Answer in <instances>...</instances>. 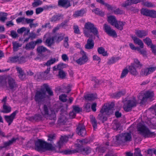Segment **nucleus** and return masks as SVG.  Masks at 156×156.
Listing matches in <instances>:
<instances>
[{"instance_id":"cd10ccee","label":"nucleus","mask_w":156,"mask_h":156,"mask_svg":"<svg viewBox=\"0 0 156 156\" xmlns=\"http://www.w3.org/2000/svg\"><path fill=\"white\" fill-rule=\"evenodd\" d=\"M136 68L141 69L143 66V64L140 63V62L138 60L137 58H135L134 59V62L133 63L131 64Z\"/></svg>"},{"instance_id":"774afa93","label":"nucleus","mask_w":156,"mask_h":156,"mask_svg":"<svg viewBox=\"0 0 156 156\" xmlns=\"http://www.w3.org/2000/svg\"><path fill=\"white\" fill-rule=\"evenodd\" d=\"M152 52L156 56V45H152L151 47Z\"/></svg>"},{"instance_id":"37998d69","label":"nucleus","mask_w":156,"mask_h":156,"mask_svg":"<svg viewBox=\"0 0 156 156\" xmlns=\"http://www.w3.org/2000/svg\"><path fill=\"white\" fill-rule=\"evenodd\" d=\"M120 124L118 122H114L112 126V129L115 130L117 131L121 129Z\"/></svg>"},{"instance_id":"680f3d73","label":"nucleus","mask_w":156,"mask_h":156,"mask_svg":"<svg viewBox=\"0 0 156 156\" xmlns=\"http://www.w3.org/2000/svg\"><path fill=\"white\" fill-rule=\"evenodd\" d=\"M68 37L67 36L65 37L63 45L66 48H69V44L68 42Z\"/></svg>"},{"instance_id":"7ed1b4c3","label":"nucleus","mask_w":156,"mask_h":156,"mask_svg":"<svg viewBox=\"0 0 156 156\" xmlns=\"http://www.w3.org/2000/svg\"><path fill=\"white\" fill-rule=\"evenodd\" d=\"M36 151H39L44 150L46 151L55 150V147L52 144L41 139L35 141V148Z\"/></svg>"},{"instance_id":"412c9836","label":"nucleus","mask_w":156,"mask_h":156,"mask_svg":"<svg viewBox=\"0 0 156 156\" xmlns=\"http://www.w3.org/2000/svg\"><path fill=\"white\" fill-rule=\"evenodd\" d=\"M126 91L125 90H121L113 93L111 95L112 98L114 99H118L120 97L125 94Z\"/></svg>"},{"instance_id":"f3484780","label":"nucleus","mask_w":156,"mask_h":156,"mask_svg":"<svg viewBox=\"0 0 156 156\" xmlns=\"http://www.w3.org/2000/svg\"><path fill=\"white\" fill-rule=\"evenodd\" d=\"M141 14L151 18H156V11L155 10H141Z\"/></svg>"},{"instance_id":"09e8293b","label":"nucleus","mask_w":156,"mask_h":156,"mask_svg":"<svg viewBox=\"0 0 156 156\" xmlns=\"http://www.w3.org/2000/svg\"><path fill=\"white\" fill-rule=\"evenodd\" d=\"M92 12L101 17H103L105 15V12L102 10H92Z\"/></svg>"},{"instance_id":"bb28decb","label":"nucleus","mask_w":156,"mask_h":156,"mask_svg":"<svg viewBox=\"0 0 156 156\" xmlns=\"http://www.w3.org/2000/svg\"><path fill=\"white\" fill-rule=\"evenodd\" d=\"M43 117L40 114L36 113L33 116L29 117V120L30 121L35 120L36 121H39L42 120Z\"/></svg>"},{"instance_id":"a211bd4d","label":"nucleus","mask_w":156,"mask_h":156,"mask_svg":"<svg viewBox=\"0 0 156 156\" xmlns=\"http://www.w3.org/2000/svg\"><path fill=\"white\" fill-rule=\"evenodd\" d=\"M131 132H125L121 133L122 143L131 141L132 140Z\"/></svg>"},{"instance_id":"39448f33","label":"nucleus","mask_w":156,"mask_h":156,"mask_svg":"<svg viewBox=\"0 0 156 156\" xmlns=\"http://www.w3.org/2000/svg\"><path fill=\"white\" fill-rule=\"evenodd\" d=\"M107 21L111 25L121 31L123 30V26L126 23L124 21L117 20L115 16L113 15L108 16Z\"/></svg>"},{"instance_id":"c9c22d12","label":"nucleus","mask_w":156,"mask_h":156,"mask_svg":"<svg viewBox=\"0 0 156 156\" xmlns=\"http://www.w3.org/2000/svg\"><path fill=\"white\" fill-rule=\"evenodd\" d=\"M98 51L99 54H101L104 56L108 55L107 51H105V48L103 47H101L98 48Z\"/></svg>"},{"instance_id":"72a5a7b5","label":"nucleus","mask_w":156,"mask_h":156,"mask_svg":"<svg viewBox=\"0 0 156 156\" xmlns=\"http://www.w3.org/2000/svg\"><path fill=\"white\" fill-rule=\"evenodd\" d=\"M85 12V10H77L75 12L73 16L76 18L79 16H83Z\"/></svg>"},{"instance_id":"58836bf2","label":"nucleus","mask_w":156,"mask_h":156,"mask_svg":"<svg viewBox=\"0 0 156 156\" xmlns=\"http://www.w3.org/2000/svg\"><path fill=\"white\" fill-rule=\"evenodd\" d=\"M63 15L61 14L54 15L51 18V22L56 21L60 20L62 18Z\"/></svg>"},{"instance_id":"603ef678","label":"nucleus","mask_w":156,"mask_h":156,"mask_svg":"<svg viewBox=\"0 0 156 156\" xmlns=\"http://www.w3.org/2000/svg\"><path fill=\"white\" fill-rule=\"evenodd\" d=\"M34 144H35V141L30 140L26 144V147L29 148H31L33 147Z\"/></svg>"},{"instance_id":"f704fd0d","label":"nucleus","mask_w":156,"mask_h":156,"mask_svg":"<svg viewBox=\"0 0 156 156\" xmlns=\"http://www.w3.org/2000/svg\"><path fill=\"white\" fill-rule=\"evenodd\" d=\"M120 59L119 57H112L107 62V64L108 65L112 64L115 63L117 61H118Z\"/></svg>"},{"instance_id":"c85d7f7f","label":"nucleus","mask_w":156,"mask_h":156,"mask_svg":"<svg viewBox=\"0 0 156 156\" xmlns=\"http://www.w3.org/2000/svg\"><path fill=\"white\" fill-rule=\"evenodd\" d=\"M129 71L131 74L136 76L138 73L135 67L131 64V65L129 66Z\"/></svg>"},{"instance_id":"f8f14e48","label":"nucleus","mask_w":156,"mask_h":156,"mask_svg":"<svg viewBox=\"0 0 156 156\" xmlns=\"http://www.w3.org/2000/svg\"><path fill=\"white\" fill-rule=\"evenodd\" d=\"M80 53L82 55V56L76 60V62L78 65L81 66L86 63L88 58L86 55V53L83 50L81 51Z\"/></svg>"},{"instance_id":"4c0bfd02","label":"nucleus","mask_w":156,"mask_h":156,"mask_svg":"<svg viewBox=\"0 0 156 156\" xmlns=\"http://www.w3.org/2000/svg\"><path fill=\"white\" fill-rule=\"evenodd\" d=\"M143 41L144 43L146 44L148 46H149L151 48V46L153 44L152 43V41L151 39L149 37H147L143 39Z\"/></svg>"},{"instance_id":"9d476101","label":"nucleus","mask_w":156,"mask_h":156,"mask_svg":"<svg viewBox=\"0 0 156 156\" xmlns=\"http://www.w3.org/2000/svg\"><path fill=\"white\" fill-rule=\"evenodd\" d=\"M104 30L105 32L109 36L113 38H116L117 37V34L115 30L112 29L111 27L106 24H105L104 25Z\"/></svg>"},{"instance_id":"ea45409f","label":"nucleus","mask_w":156,"mask_h":156,"mask_svg":"<svg viewBox=\"0 0 156 156\" xmlns=\"http://www.w3.org/2000/svg\"><path fill=\"white\" fill-rule=\"evenodd\" d=\"M90 121L94 129L97 128L98 124L97 121L94 117L93 116L90 118Z\"/></svg>"},{"instance_id":"0eeeda50","label":"nucleus","mask_w":156,"mask_h":156,"mask_svg":"<svg viewBox=\"0 0 156 156\" xmlns=\"http://www.w3.org/2000/svg\"><path fill=\"white\" fill-rule=\"evenodd\" d=\"M137 103L135 98L133 100H128L123 106L124 110L126 112H129L132 111L133 108L136 106Z\"/></svg>"},{"instance_id":"423d86ee","label":"nucleus","mask_w":156,"mask_h":156,"mask_svg":"<svg viewBox=\"0 0 156 156\" xmlns=\"http://www.w3.org/2000/svg\"><path fill=\"white\" fill-rule=\"evenodd\" d=\"M76 152L82 154L84 155H87L90 154L92 151V149L89 146H84L82 144H79L76 145Z\"/></svg>"},{"instance_id":"a19ab883","label":"nucleus","mask_w":156,"mask_h":156,"mask_svg":"<svg viewBox=\"0 0 156 156\" xmlns=\"http://www.w3.org/2000/svg\"><path fill=\"white\" fill-rule=\"evenodd\" d=\"M48 115V118L50 120H55L56 119V114L54 110H51V113Z\"/></svg>"},{"instance_id":"79ce46f5","label":"nucleus","mask_w":156,"mask_h":156,"mask_svg":"<svg viewBox=\"0 0 156 156\" xmlns=\"http://www.w3.org/2000/svg\"><path fill=\"white\" fill-rule=\"evenodd\" d=\"M73 110L76 113H78L82 111V108H80L78 105H74L73 106Z\"/></svg>"},{"instance_id":"20e7f679","label":"nucleus","mask_w":156,"mask_h":156,"mask_svg":"<svg viewBox=\"0 0 156 156\" xmlns=\"http://www.w3.org/2000/svg\"><path fill=\"white\" fill-rule=\"evenodd\" d=\"M137 129L139 133L145 138L154 137L156 136V134L154 132L151 131L145 124L141 122L137 124Z\"/></svg>"},{"instance_id":"a878e982","label":"nucleus","mask_w":156,"mask_h":156,"mask_svg":"<svg viewBox=\"0 0 156 156\" xmlns=\"http://www.w3.org/2000/svg\"><path fill=\"white\" fill-rule=\"evenodd\" d=\"M53 151H54V152L62 153L63 154L65 155L71 154H72L76 153V148L74 150H71L68 149L61 151H57L56 148H55V150H54Z\"/></svg>"},{"instance_id":"b1692460","label":"nucleus","mask_w":156,"mask_h":156,"mask_svg":"<svg viewBox=\"0 0 156 156\" xmlns=\"http://www.w3.org/2000/svg\"><path fill=\"white\" fill-rule=\"evenodd\" d=\"M73 1L70 0H59L58 2L59 5L67 8L70 6V2Z\"/></svg>"},{"instance_id":"864d4df0","label":"nucleus","mask_w":156,"mask_h":156,"mask_svg":"<svg viewBox=\"0 0 156 156\" xmlns=\"http://www.w3.org/2000/svg\"><path fill=\"white\" fill-rule=\"evenodd\" d=\"M83 109L86 112H89L90 110V104L89 103H87L84 105Z\"/></svg>"},{"instance_id":"4468645a","label":"nucleus","mask_w":156,"mask_h":156,"mask_svg":"<svg viewBox=\"0 0 156 156\" xmlns=\"http://www.w3.org/2000/svg\"><path fill=\"white\" fill-rule=\"evenodd\" d=\"M19 112L18 110H16L9 115H5L4 116L5 121L8 123V126H10L13 120L15 118L16 114Z\"/></svg>"},{"instance_id":"052dcab7","label":"nucleus","mask_w":156,"mask_h":156,"mask_svg":"<svg viewBox=\"0 0 156 156\" xmlns=\"http://www.w3.org/2000/svg\"><path fill=\"white\" fill-rule=\"evenodd\" d=\"M19 56L17 55L15 56L12 57H10L9 61H8V62H11V63H15L18 61V59Z\"/></svg>"},{"instance_id":"8fccbe9b","label":"nucleus","mask_w":156,"mask_h":156,"mask_svg":"<svg viewBox=\"0 0 156 156\" xmlns=\"http://www.w3.org/2000/svg\"><path fill=\"white\" fill-rule=\"evenodd\" d=\"M129 72V70L127 69H124L122 71V73L120 77V78L122 79L125 77L126 75L128 74Z\"/></svg>"},{"instance_id":"aec40b11","label":"nucleus","mask_w":156,"mask_h":156,"mask_svg":"<svg viewBox=\"0 0 156 156\" xmlns=\"http://www.w3.org/2000/svg\"><path fill=\"white\" fill-rule=\"evenodd\" d=\"M18 140L19 138L18 137L15 138L14 137H13L11 140H9L7 142H3V146H0V150H2L3 148H6L7 147L10 146L13 143L16 142L17 140Z\"/></svg>"},{"instance_id":"de8ad7c7","label":"nucleus","mask_w":156,"mask_h":156,"mask_svg":"<svg viewBox=\"0 0 156 156\" xmlns=\"http://www.w3.org/2000/svg\"><path fill=\"white\" fill-rule=\"evenodd\" d=\"M67 66L68 65L67 64L61 62L57 65V68H58V70H62V69Z\"/></svg>"},{"instance_id":"c03bdc74","label":"nucleus","mask_w":156,"mask_h":156,"mask_svg":"<svg viewBox=\"0 0 156 156\" xmlns=\"http://www.w3.org/2000/svg\"><path fill=\"white\" fill-rule=\"evenodd\" d=\"M54 37H48L47 38L46 41V43L48 44V46L49 47L51 46L54 42Z\"/></svg>"},{"instance_id":"13d9d810","label":"nucleus","mask_w":156,"mask_h":156,"mask_svg":"<svg viewBox=\"0 0 156 156\" xmlns=\"http://www.w3.org/2000/svg\"><path fill=\"white\" fill-rule=\"evenodd\" d=\"M42 3V2L40 0H34V2L32 3V5L33 7H37Z\"/></svg>"},{"instance_id":"2f4dec72","label":"nucleus","mask_w":156,"mask_h":156,"mask_svg":"<svg viewBox=\"0 0 156 156\" xmlns=\"http://www.w3.org/2000/svg\"><path fill=\"white\" fill-rule=\"evenodd\" d=\"M3 110H1L0 112L4 113H7L10 112L11 111V108L10 106L7 105H3Z\"/></svg>"},{"instance_id":"6e6d98bb","label":"nucleus","mask_w":156,"mask_h":156,"mask_svg":"<svg viewBox=\"0 0 156 156\" xmlns=\"http://www.w3.org/2000/svg\"><path fill=\"white\" fill-rule=\"evenodd\" d=\"M9 35L11 36L13 39L19 37V35L15 30H12L10 31V34Z\"/></svg>"},{"instance_id":"7c9ffc66","label":"nucleus","mask_w":156,"mask_h":156,"mask_svg":"<svg viewBox=\"0 0 156 156\" xmlns=\"http://www.w3.org/2000/svg\"><path fill=\"white\" fill-rule=\"evenodd\" d=\"M19 74V76L20 79L24 80L26 79V74L21 68H18L17 69Z\"/></svg>"},{"instance_id":"49530a36","label":"nucleus","mask_w":156,"mask_h":156,"mask_svg":"<svg viewBox=\"0 0 156 156\" xmlns=\"http://www.w3.org/2000/svg\"><path fill=\"white\" fill-rule=\"evenodd\" d=\"M139 53L142 55L143 57H147V51L144 49H141L140 47H139L137 50Z\"/></svg>"},{"instance_id":"e2e57ef3","label":"nucleus","mask_w":156,"mask_h":156,"mask_svg":"<svg viewBox=\"0 0 156 156\" xmlns=\"http://www.w3.org/2000/svg\"><path fill=\"white\" fill-rule=\"evenodd\" d=\"M134 155V156H141V155H142L141 153V150L139 148H137L135 149Z\"/></svg>"},{"instance_id":"4d7b16f0","label":"nucleus","mask_w":156,"mask_h":156,"mask_svg":"<svg viewBox=\"0 0 156 156\" xmlns=\"http://www.w3.org/2000/svg\"><path fill=\"white\" fill-rule=\"evenodd\" d=\"M147 153L151 155L154 154H156V149L154 148H149L147 150Z\"/></svg>"},{"instance_id":"6e6552de","label":"nucleus","mask_w":156,"mask_h":156,"mask_svg":"<svg viewBox=\"0 0 156 156\" xmlns=\"http://www.w3.org/2000/svg\"><path fill=\"white\" fill-rule=\"evenodd\" d=\"M17 87V84L15 80L11 77L8 78L7 80V83L6 86V90H14Z\"/></svg>"},{"instance_id":"69168bd1","label":"nucleus","mask_w":156,"mask_h":156,"mask_svg":"<svg viewBox=\"0 0 156 156\" xmlns=\"http://www.w3.org/2000/svg\"><path fill=\"white\" fill-rule=\"evenodd\" d=\"M143 5L144 6L149 7H153L154 6V5L152 3L148 2H144L143 3Z\"/></svg>"},{"instance_id":"c756f323","label":"nucleus","mask_w":156,"mask_h":156,"mask_svg":"<svg viewBox=\"0 0 156 156\" xmlns=\"http://www.w3.org/2000/svg\"><path fill=\"white\" fill-rule=\"evenodd\" d=\"M35 46L34 41H31L26 44L25 48L26 50L33 49L34 48Z\"/></svg>"},{"instance_id":"e433bc0d","label":"nucleus","mask_w":156,"mask_h":156,"mask_svg":"<svg viewBox=\"0 0 156 156\" xmlns=\"http://www.w3.org/2000/svg\"><path fill=\"white\" fill-rule=\"evenodd\" d=\"M13 45V50L14 52L17 51L18 50V48L21 47L22 44L17 43V41H13L12 42Z\"/></svg>"},{"instance_id":"5701e85b","label":"nucleus","mask_w":156,"mask_h":156,"mask_svg":"<svg viewBox=\"0 0 156 156\" xmlns=\"http://www.w3.org/2000/svg\"><path fill=\"white\" fill-rule=\"evenodd\" d=\"M141 0H127L124 3L122 4V5L123 7L130 5L133 4H137L141 2Z\"/></svg>"},{"instance_id":"dca6fc26","label":"nucleus","mask_w":156,"mask_h":156,"mask_svg":"<svg viewBox=\"0 0 156 156\" xmlns=\"http://www.w3.org/2000/svg\"><path fill=\"white\" fill-rule=\"evenodd\" d=\"M46 98L44 96L41 92L37 90L35 92L34 100L36 102L39 103L42 101Z\"/></svg>"},{"instance_id":"338daca9","label":"nucleus","mask_w":156,"mask_h":156,"mask_svg":"<svg viewBox=\"0 0 156 156\" xmlns=\"http://www.w3.org/2000/svg\"><path fill=\"white\" fill-rule=\"evenodd\" d=\"M26 28L24 27H23L20 28H19L17 30V32L20 34H22L23 32L26 31Z\"/></svg>"},{"instance_id":"ddd939ff","label":"nucleus","mask_w":156,"mask_h":156,"mask_svg":"<svg viewBox=\"0 0 156 156\" xmlns=\"http://www.w3.org/2000/svg\"><path fill=\"white\" fill-rule=\"evenodd\" d=\"M156 70V67H149L141 69L140 74L142 76H147Z\"/></svg>"},{"instance_id":"f03ea898","label":"nucleus","mask_w":156,"mask_h":156,"mask_svg":"<svg viewBox=\"0 0 156 156\" xmlns=\"http://www.w3.org/2000/svg\"><path fill=\"white\" fill-rule=\"evenodd\" d=\"M114 106V104L113 102L108 105H104L100 110V113L97 116L98 119L100 120L102 123L107 121L108 120L107 115H109L113 114Z\"/></svg>"},{"instance_id":"2eb2a0df","label":"nucleus","mask_w":156,"mask_h":156,"mask_svg":"<svg viewBox=\"0 0 156 156\" xmlns=\"http://www.w3.org/2000/svg\"><path fill=\"white\" fill-rule=\"evenodd\" d=\"M76 132L77 134L83 137H84L87 134L85 126L80 124L78 125L76 128Z\"/></svg>"},{"instance_id":"f257e3e1","label":"nucleus","mask_w":156,"mask_h":156,"mask_svg":"<svg viewBox=\"0 0 156 156\" xmlns=\"http://www.w3.org/2000/svg\"><path fill=\"white\" fill-rule=\"evenodd\" d=\"M83 33L84 36L89 38L87 39V44L85 46V48L90 49L93 48L94 46V41L96 36L99 39V35L98 29L95 27L94 24L89 22L86 23L83 29Z\"/></svg>"},{"instance_id":"9b49d317","label":"nucleus","mask_w":156,"mask_h":156,"mask_svg":"<svg viewBox=\"0 0 156 156\" xmlns=\"http://www.w3.org/2000/svg\"><path fill=\"white\" fill-rule=\"evenodd\" d=\"M144 96H142L141 95L139 96V98L141 101L140 103L141 105H144L146 101V99L147 98H152L154 96V93L153 92H150L149 91H147L144 94Z\"/></svg>"},{"instance_id":"3c124183","label":"nucleus","mask_w":156,"mask_h":156,"mask_svg":"<svg viewBox=\"0 0 156 156\" xmlns=\"http://www.w3.org/2000/svg\"><path fill=\"white\" fill-rule=\"evenodd\" d=\"M106 149V148L104 147H98L96 148V150L98 151V153H104L105 152Z\"/></svg>"},{"instance_id":"1a4fd4ad","label":"nucleus","mask_w":156,"mask_h":156,"mask_svg":"<svg viewBox=\"0 0 156 156\" xmlns=\"http://www.w3.org/2000/svg\"><path fill=\"white\" fill-rule=\"evenodd\" d=\"M38 91H40L46 98L48 96L46 94V92L50 96H52L54 95L52 90L47 84H44L43 85V87L41 88L40 90Z\"/></svg>"},{"instance_id":"a18cd8bd","label":"nucleus","mask_w":156,"mask_h":156,"mask_svg":"<svg viewBox=\"0 0 156 156\" xmlns=\"http://www.w3.org/2000/svg\"><path fill=\"white\" fill-rule=\"evenodd\" d=\"M37 50L38 53L41 54L42 52H44L47 51L48 49L43 46H41L37 47Z\"/></svg>"},{"instance_id":"4be33fe9","label":"nucleus","mask_w":156,"mask_h":156,"mask_svg":"<svg viewBox=\"0 0 156 156\" xmlns=\"http://www.w3.org/2000/svg\"><path fill=\"white\" fill-rule=\"evenodd\" d=\"M7 77L5 76H0V87L6 88L7 81Z\"/></svg>"},{"instance_id":"0e129e2a","label":"nucleus","mask_w":156,"mask_h":156,"mask_svg":"<svg viewBox=\"0 0 156 156\" xmlns=\"http://www.w3.org/2000/svg\"><path fill=\"white\" fill-rule=\"evenodd\" d=\"M58 76L62 79L64 78L66 76L65 72L63 70H59Z\"/></svg>"},{"instance_id":"bf43d9fd","label":"nucleus","mask_w":156,"mask_h":156,"mask_svg":"<svg viewBox=\"0 0 156 156\" xmlns=\"http://www.w3.org/2000/svg\"><path fill=\"white\" fill-rule=\"evenodd\" d=\"M67 95L65 94H62L59 96V99L62 102H66L67 101L66 98Z\"/></svg>"},{"instance_id":"5fc2aeb1","label":"nucleus","mask_w":156,"mask_h":156,"mask_svg":"<svg viewBox=\"0 0 156 156\" xmlns=\"http://www.w3.org/2000/svg\"><path fill=\"white\" fill-rule=\"evenodd\" d=\"M56 61V58H52L50 60L48 61L46 63L44 64L45 66H49L51 64H54Z\"/></svg>"},{"instance_id":"473e14b6","label":"nucleus","mask_w":156,"mask_h":156,"mask_svg":"<svg viewBox=\"0 0 156 156\" xmlns=\"http://www.w3.org/2000/svg\"><path fill=\"white\" fill-rule=\"evenodd\" d=\"M97 2L104 5L105 6L107 7L108 10H114L115 9L113 7L112 5L108 4L107 3H105L103 0H96Z\"/></svg>"},{"instance_id":"6ab92c4d","label":"nucleus","mask_w":156,"mask_h":156,"mask_svg":"<svg viewBox=\"0 0 156 156\" xmlns=\"http://www.w3.org/2000/svg\"><path fill=\"white\" fill-rule=\"evenodd\" d=\"M148 30H135L136 35L139 38H142L148 35Z\"/></svg>"},{"instance_id":"393cba45","label":"nucleus","mask_w":156,"mask_h":156,"mask_svg":"<svg viewBox=\"0 0 156 156\" xmlns=\"http://www.w3.org/2000/svg\"><path fill=\"white\" fill-rule=\"evenodd\" d=\"M84 98L86 100L88 101H93L97 98V95L96 94H87L83 96Z\"/></svg>"}]
</instances>
